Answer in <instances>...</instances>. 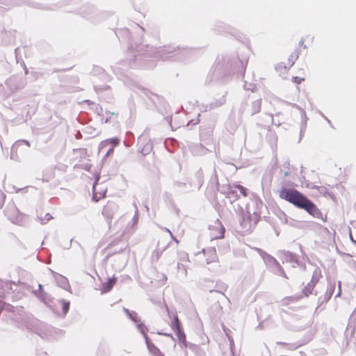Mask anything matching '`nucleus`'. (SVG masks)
<instances>
[{"label": "nucleus", "instance_id": "nucleus-1", "mask_svg": "<svg viewBox=\"0 0 356 356\" xmlns=\"http://www.w3.org/2000/svg\"><path fill=\"white\" fill-rule=\"evenodd\" d=\"M280 197L299 208L304 209L314 217L325 220L323 213L316 205L298 191L282 188L280 191Z\"/></svg>", "mask_w": 356, "mask_h": 356}, {"label": "nucleus", "instance_id": "nucleus-2", "mask_svg": "<svg viewBox=\"0 0 356 356\" xmlns=\"http://www.w3.org/2000/svg\"><path fill=\"white\" fill-rule=\"evenodd\" d=\"M210 236L212 240L224 237L225 229L222 224H213L209 226Z\"/></svg>", "mask_w": 356, "mask_h": 356}, {"label": "nucleus", "instance_id": "nucleus-3", "mask_svg": "<svg viewBox=\"0 0 356 356\" xmlns=\"http://www.w3.org/2000/svg\"><path fill=\"white\" fill-rule=\"evenodd\" d=\"M142 333L145 339L147 347L149 353L154 356H165L160 350L152 342L145 332L142 329Z\"/></svg>", "mask_w": 356, "mask_h": 356}, {"label": "nucleus", "instance_id": "nucleus-4", "mask_svg": "<svg viewBox=\"0 0 356 356\" xmlns=\"http://www.w3.org/2000/svg\"><path fill=\"white\" fill-rule=\"evenodd\" d=\"M117 277L113 276V277L108 279V280L104 283L102 284V291L104 293H106L110 291L113 286L116 284Z\"/></svg>", "mask_w": 356, "mask_h": 356}, {"label": "nucleus", "instance_id": "nucleus-5", "mask_svg": "<svg viewBox=\"0 0 356 356\" xmlns=\"http://www.w3.org/2000/svg\"><path fill=\"white\" fill-rule=\"evenodd\" d=\"M99 179V177H97L96 178L95 182L94 183L93 186H92V192H93L92 199L95 202H97V201H99V200L104 197L105 195V193H106L105 191H102L101 192H97L96 187L97 186V182H98Z\"/></svg>", "mask_w": 356, "mask_h": 356}, {"label": "nucleus", "instance_id": "nucleus-6", "mask_svg": "<svg viewBox=\"0 0 356 356\" xmlns=\"http://www.w3.org/2000/svg\"><path fill=\"white\" fill-rule=\"evenodd\" d=\"M120 143V140L118 138H113L111 139H108L106 140H104L100 143L99 149V150H102L104 148H105L108 145L111 144L113 147L117 146Z\"/></svg>", "mask_w": 356, "mask_h": 356}, {"label": "nucleus", "instance_id": "nucleus-7", "mask_svg": "<svg viewBox=\"0 0 356 356\" xmlns=\"http://www.w3.org/2000/svg\"><path fill=\"white\" fill-rule=\"evenodd\" d=\"M116 210H117V206L113 203H109L104 207L102 213H103V215L109 218L112 215L111 213H113Z\"/></svg>", "mask_w": 356, "mask_h": 356}, {"label": "nucleus", "instance_id": "nucleus-8", "mask_svg": "<svg viewBox=\"0 0 356 356\" xmlns=\"http://www.w3.org/2000/svg\"><path fill=\"white\" fill-rule=\"evenodd\" d=\"M170 47H165L163 49H159L157 51L156 56L160 57L161 59H167L168 58L171 57V56L168 55L172 53Z\"/></svg>", "mask_w": 356, "mask_h": 356}, {"label": "nucleus", "instance_id": "nucleus-9", "mask_svg": "<svg viewBox=\"0 0 356 356\" xmlns=\"http://www.w3.org/2000/svg\"><path fill=\"white\" fill-rule=\"evenodd\" d=\"M309 188H312V189L316 190L318 191V193L319 194H321V195H328L332 198H333V196L328 193V190H327V188L325 186H316V185L312 184L311 186H309Z\"/></svg>", "mask_w": 356, "mask_h": 356}, {"label": "nucleus", "instance_id": "nucleus-10", "mask_svg": "<svg viewBox=\"0 0 356 356\" xmlns=\"http://www.w3.org/2000/svg\"><path fill=\"white\" fill-rule=\"evenodd\" d=\"M23 145H26V147H29V143L28 141L22 140L17 141L12 147L11 149V156L13 157V154L14 152H17L18 149Z\"/></svg>", "mask_w": 356, "mask_h": 356}, {"label": "nucleus", "instance_id": "nucleus-11", "mask_svg": "<svg viewBox=\"0 0 356 356\" xmlns=\"http://www.w3.org/2000/svg\"><path fill=\"white\" fill-rule=\"evenodd\" d=\"M170 327L175 332L181 328V322L179 320V318L177 315H175L170 323Z\"/></svg>", "mask_w": 356, "mask_h": 356}, {"label": "nucleus", "instance_id": "nucleus-12", "mask_svg": "<svg viewBox=\"0 0 356 356\" xmlns=\"http://www.w3.org/2000/svg\"><path fill=\"white\" fill-rule=\"evenodd\" d=\"M177 339L180 343H182L185 346H186V337L184 333V332L182 330V329H179L177 331H175Z\"/></svg>", "mask_w": 356, "mask_h": 356}, {"label": "nucleus", "instance_id": "nucleus-13", "mask_svg": "<svg viewBox=\"0 0 356 356\" xmlns=\"http://www.w3.org/2000/svg\"><path fill=\"white\" fill-rule=\"evenodd\" d=\"M123 311L124 312V313L133 321H134L135 323H137L138 321H139V319H138V315L136 312H131L127 308H123Z\"/></svg>", "mask_w": 356, "mask_h": 356}, {"label": "nucleus", "instance_id": "nucleus-14", "mask_svg": "<svg viewBox=\"0 0 356 356\" xmlns=\"http://www.w3.org/2000/svg\"><path fill=\"white\" fill-rule=\"evenodd\" d=\"M16 81H17V79H16L15 78H11V79H8V80H7V81H6V84L8 86H9L12 90H16V89H17V88H22V87H23V86H24V84H23V83H22L20 86H17V87H15V88H13V87L12 86V84H13V83H15V82H16Z\"/></svg>", "mask_w": 356, "mask_h": 356}, {"label": "nucleus", "instance_id": "nucleus-15", "mask_svg": "<svg viewBox=\"0 0 356 356\" xmlns=\"http://www.w3.org/2000/svg\"><path fill=\"white\" fill-rule=\"evenodd\" d=\"M233 187H235L236 188H238L240 191V193L244 196V197H247L248 196V194H247V189L243 187V186L241 185H239V184H234L233 185Z\"/></svg>", "mask_w": 356, "mask_h": 356}, {"label": "nucleus", "instance_id": "nucleus-16", "mask_svg": "<svg viewBox=\"0 0 356 356\" xmlns=\"http://www.w3.org/2000/svg\"><path fill=\"white\" fill-rule=\"evenodd\" d=\"M152 149V145L147 144L142 149L141 152L143 154H147Z\"/></svg>", "mask_w": 356, "mask_h": 356}, {"label": "nucleus", "instance_id": "nucleus-17", "mask_svg": "<svg viewBox=\"0 0 356 356\" xmlns=\"http://www.w3.org/2000/svg\"><path fill=\"white\" fill-rule=\"evenodd\" d=\"M42 221H49L53 219L52 216L50 213H46L43 218L40 217Z\"/></svg>", "mask_w": 356, "mask_h": 356}, {"label": "nucleus", "instance_id": "nucleus-18", "mask_svg": "<svg viewBox=\"0 0 356 356\" xmlns=\"http://www.w3.org/2000/svg\"><path fill=\"white\" fill-rule=\"evenodd\" d=\"M298 58V54L297 52L293 53L290 56V60H291L292 63H294V61Z\"/></svg>", "mask_w": 356, "mask_h": 356}, {"label": "nucleus", "instance_id": "nucleus-19", "mask_svg": "<svg viewBox=\"0 0 356 356\" xmlns=\"http://www.w3.org/2000/svg\"><path fill=\"white\" fill-rule=\"evenodd\" d=\"M303 80H304V79L299 78L298 76L293 77V83H295L296 84H300Z\"/></svg>", "mask_w": 356, "mask_h": 356}, {"label": "nucleus", "instance_id": "nucleus-20", "mask_svg": "<svg viewBox=\"0 0 356 356\" xmlns=\"http://www.w3.org/2000/svg\"><path fill=\"white\" fill-rule=\"evenodd\" d=\"M113 152V147H111V148H110V149L107 151V152H106V156H109V155H111Z\"/></svg>", "mask_w": 356, "mask_h": 356}, {"label": "nucleus", "instance_id": "nucleus-21", "mask_svg": "<svg viewBox=\"0 0 356 356\" xmlns=\"http://www.w3.org/2000/svg\"><path fill=\"white\" fill-rule=\"evenodd\" d=\"M341 282L339 281V282H338V286H339V292H338V293H337V297H338V296H339L341 295Z\"/></svg>", "mask_w": 356, "mask_h": 356}, {"label": "nucleus", "instance_id": "nucleus-22", "mask_svg": "<svg viewBox=\"0 0 356 356\" xmlns=\"http://www.w3.org/2000/svg\"><path fill=\"white\" fill-rule=\"evenodd\" d=\"M311 282H312V286L313 288L316 285V284L318 282V279H316V280H314V278H313Z\"/></svg>", "mask_w": 356, "mask_h": 356}, {"label": "nucleus", "instance_id": "nucleus-23", "mask_svg": "<svg viewBox=\"0 0 356 356\" xmlns=\"http://www.w3.org/2000/svg\"><path fill=\"white\" fill-rule=\"evenodd\" d=\"M68 309H69V305H68V304H65V306H64L63 309H64L65 311H67V310H68Z\"/></svg>", "mask_w": 356, "mask_h": 356}, {"label": "nucleus", "instance_id": "nucleus-24", "mask_svg": "<svg viewBox=\"0 0 356 356\" xmlns=\"http://www.w3.org/2000/svg\"><path fill=\"white\" fill-rule=\"evenodd\" d=\"M236 193V192L234 191H232V190H230L229 191V194H233L234 195Z\"/></svg>", "mask_w": 356, "mask_h": 356}, {"label": "nucleus", "instance_id": "nucleus-25", "mask_svg": "<svg viewBox=\"0 0 356 356\" xmlns=\"http://www.w3.org/2000/svg\"><path fill=\"white\" fill-rule=\"evenodd\" d=\"M165 336H168V337H170L171 338H172V334H165Z\"/></svg>", "mask_w": 356, "mask_h": 356}, {"label": "nucleus", "instance_id": "nucleus-26", "mask_svg": "<svg viewBox=\"0 0 356 356\" xmlns=\"http://www.w3.org/2000/svg\"><path fill=\"white\" fill-rule=\"evenodd\" d=\"M324 118L326 119V120L329 122V124H330V120H329L326 117L324 116Z\"/></svg>", "mask_w": 356, "mask_h": 356}, {"label": "nucleus", "instance_id": "nucleus-27", "mask_svg": "<svg viewBox=\"0 0 356 356\" xmlns=\"http://www.w3.org/2000/svg\"><path fill=\"white\" fill-rule=\"evenodd\" d=\"M244 88H245V89H246V90H250V88H247V86H244Z\"/></svg>", "mask_w": 356, "mask_h": 356}, {"label": "nucleus", "instance_id": "nucleus-28", "mask_svg": "<svg viewBox=\"0 0 356 356\" xmlns=\"http://www.w3.org/2000/svg\"><path fill=\"white\" fill-rule=\"evenodd\" d=\"M27 73H28V70H25V74H27Z\"/></svg>", "mask_w": 356, "mask_h": 356}, {"label": "nucleus", "instance_id": "nucleus-29", "mask_svg": "<svg viewBox=\"0 0 356 356\" xmlns=\"http://www.w3.org/2000/svg\"><path fill=\"white\" fill-rule=\"evenodd\" d=\"M354 232L356 233V227L354 228Z\"/></svg>", "mask_w": 356, "mask_h": 356}]
</instances>
